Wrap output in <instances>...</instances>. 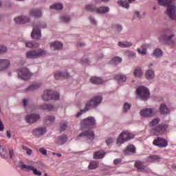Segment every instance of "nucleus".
<instances>
[{"mask_svg":"<svg viewBox=\"0 0 176 176\" xmlns=\"http://www.w3.org/2000/svg\"><path fill=\"white\" fill-rule=\"evenodd\" d=\"M160 159L162 158L159 155H151L147 157V162L149 163H157V162H160Z\"/></svg>","mask_w":176,"mask_h":176,"instance_id":"nucleus-25","label":"nucleus"},{"mask_svg":"<svg viewBox=\"0 0 176 176\" xmlns=\"http://www.w3.org/2000/svg\"><path fill=\"white\" fill-rule=\"evenodd\" d=\"M143 74L144 73L142 72V69H141V67H138L134 71V75L138 78H140V76H142Z\"/></svg>","mask_w":176,"mask_h":176,"instance_id":"nucleus-40","label":"nucleus"},{"mask_svg":"<svg viewBox=\"0 0 176 176\" xmlns=\"http://www.w3.org/2000/svg\"><path fill=\"white\" fill-rule=\"evenodd\" d=\"M60 20L63 23H69L71 21V18H69V16L65 15L60 17Z\"/></svg>","mask_w":176,"mask_h":176,"instance_id":"nucleus-48","label":"nucleus"},{"mask_svg":"<svg viewBox=\"0 0 176 176\" xmlns=\"http://www.w3.org/2000/svg\"><path fill=\"white\" fill-rule=\"evenodd\" d=\"M113 142V138H109L106 140L107 145H111Z\"/></svg>","mask_w":176,"mask_h":176,"instance_id":"nucleus-55","label":"nucleus"},{"mask_svg":"<svg viewBox=\"0 0 176 176\" xmlns=\"http://www.w3.org/2000/svg\"><path fill=\"white\" fill-rule=\"evenodd\" d=\"M136 93L138 96H139V97L141 98V100H143L144 101H146V100L149 98V90L145 87H140L138 88Z\"/></svg>","mask_w":176,"mask_h":176,"instance_id":"nucleus-8","label":"nucleus"},{"mask_svg":"<svg viewBox=\"0 0 176 176\" xmlns=\"http://www.w3.org/2000/svg\"><path fill=\"white\" fill-rule=\"evenodd\" d=\"M46 133V127H39L33 131V134L36 137H41Z\"/></svg>","mask_w":176,"mask_h":176,"instance_id":"nucleus-19","label":"nucleus"},{"mask_svg":"<svg viewBox=\"0 0 176 176\" xmlns=\"http://www.w3.org/2000/svg\"><path fill=\"white\" fill-rule=\"evenodd\" d=\"M41 109H43L44 111H48V112H50V111H57V108H56L53 104H44L41 105Z\"/></svg>","mask_w":176,"mask_h":176,"instance_id":"nucleus-26","label":"nucleus"},{"mask_svg":"<svg viewBox=\"0 0 176 176\" xmlns=\"http://www.w3.org/2000/svg\"><path fill=\"white\" fill-rule=\"evenodd\" d=\"M32 171H33V174H34V175H38V176L42 175V173L41 171L36 170V168H33Z\"/></svg>","mask_w":176,"mask_h":176,"instance_id":"nucleus-51","label":"nucleus"},{"mask_svg":"<svg viewBox=\"0 0 176 176\" xmlns=\"http://www.w3.org/2000/svg\"><path fill=\"white\" fill-rule=\"evenodd\" d=\"M23 106L25 107H27V104H28V100L27 99H23Z\"/></svg>","mask_w":176,"mask_h":176,"instance_id":"nucleus-60","label":"nucleus"},{"mask_svg":"<svg viewBox=\"0 0 176 176\" xmlns=\"http://www.w3.org/2000/svg\"><path fill=\"white\" fill-rule=\"evenodd\" d=\"M101 101H102V97L95 96L86 104L85 109L80 110V111L77 113L76 118H79V116L82 115V112H87V111L91 109V108H94V107H97V105H98Z\"/></svg>","mask_w":176,"mask_h":176,"instance_id":"nucleus-3","label":"nucleus"},{"mask_svg":"<svg viewBox=\"0 0 176 176\" xmlns=\"http://www.w3.org/2000/svg\"><path fill=\"white\" fill-rule=\"evenodd\" d=\"M113 163L115 165L120 164V163H122V160L121 159H116V160H114Z\"/></svg>","mask_w":176,"mask_h":176,"instance_id":"nucleus-56","label":"nucleus"},{"mask_svg":"<svg viewBox=\"0 0 176 176\" xmlns=\"http://www.w3.org/2000/svg\"><path fill=\"white\" fill-rule=\"evenodd\" d=\"M87 12H95L98 14L108 13L109 12V8L108 7H100L96 8L94 5H87L85 6Z\"/></svg>","mask_w":176,"mask_h":176,"instance_id":"nucleus-7","label":"nucleus"},{"mask_svg":"<svg viewBox=\"0 0 176 176\" xmlns=\"http://www.w3.org/2000/svg\"><path fill=\"white\" fill-rule=\"evenodd\" d=\"M43 56H46V50L43 49L30 50L26 52L27 58H39V57H43Z\"/></svg>","mask_w":176,"mask_h":176,"instance_id":"nucleus-5","label":"nucleus"},{"mask_svg":"<svg viewBox=\"0 0 176 176\" xmlns=\"http://www.w3.org/2000/svg\"><path fill=\"white\" fill-rule=\"evenodd\" d=\"M148 49V45L144 44L141 46L140 48L138 49V52L139 54H142V56H145L146 54V50Z\"/></svg>","mask_w":176,"mask_h":176,"instance_id":"nucleus-33","label":"nucleus"},{"mask_svg":"<svg viewBox=\"0 0 176 176\" xmlns=\"http://www.w3.org/2000/svg\"><path fill=\"white\" fill-rule=\"evenodd\" d=\"M145 76L146 79L151 80V79H153V78H155V72L151 69H148L146 72Z\"/></svg>","mask_w":176,"mask_h":176,"instance_id":"nucleus-35","label":"nucleus"},{"mask_svg":"<svg viewBox=\"0 0 176 176\" xmlns=\"http://www.w3.org/2000/svg\"><path fill=\"white\" fill-rule=\"evenodd\" d=\"M18 76L21 78L22 80H28V79H30V78L32 76V74L26 67H23L18 72Z\"/></svg>","mask_w":176,"mask_h":176,"instance_id":"nucleus-11","label":"nucleus"},{"mask_svg":"<svg viewBox=\"0 0 176 176\" xmlns=\"http://www.w3.org/2000/svg\"><path fill=\"white\" fill-rule=\"evenodd\" d=\"M118 46L120 47H130L131 46H133V43L129 41H120L118 43Z\"/></svg>","mask_w":176,"mask_h":176,"instance_id":"nucleus-37","label":"nucleus"},{"mask_svg":"<svg viewBox=\"0 0 176 176\" xmlns=\"http://www.w3.org/2000/svg\"><path fill=\"white\" fill-rule=\"evenodd\" d=\"M115 79L118 80V83H123V82H126L127 78L124 75H117Z\"/></svg>","mask_w":176,"mask_h":176,"instance_id":"nucleus-36","label":"nucleus"},{"mask_svg":"<svg viewBox=\"0 0 176 176\" xmlns=\"http://www.w3.org/2000/svg\"><path fill=\"white\" fill-rule=\"evenodd\" d=\"M134 1L135 0H125V1H118V3L119 6H122L125 9H129V8H130V3H131L132 2H134Z\"/></svg>","mask_w":176,"mask_h":176,"instance_id":"nucleus-24","label":"nucleus"},{"mask_svg":"<svg viewBox=\"0 0 176 176\" xmlns=\"http://www.w3.org/2000/svg\"><path fill=\"white\" fill-rule=\"evenodd\" d=\"M153 145L158 146V148H166L168 145V142L166 139L163 138L158 137L155 139L153 142Z\"/></svg>","mask_w":176,"mask_h":176,"instance_id":"nucleus-12","label":"nucleus"},{"mask_svg":"<svg viewBox=\"0 0 176 176\" xmlns=\"http://www.w3.org/2000/svg\"><path fill=\"white\" fill-rule=\"evenodd\" d=\"M41 87V84L39 82H34L30 86H29L26 89V91H34V90H36Z\"/></svg>","mask_w":176,"mask_h":176,"instance_id":"nucleus-31","label":"nucleus"},{"mask_svg":"<svg viewBox=\"0 0 176 176\" xmlns=\"http://www.w3.org/2000/svg\"><path fill=\"white\" fill-rule=\"evenodd\" d=\"M134 166L135 168H137V170L141 173H144V171L146 170V166L144 162L137 160L135 161Z\"/></svg>","mask_w":176,"mask_h":176,"instance_id":"nucleus-17","label":"nucleus"},{"mask_svg":"<svg viewBox=\"0 0 176 176\" xmlns=\"http://www.w3.org/2000/svg\"><path fill=\"white\" fill-rule=\"evenodd\" d=\"M5 129V126L3 125V123L1 120H0V131H3Z\"/></svg>","mask_w":176,"mask_h":176,"instance_id":"nucleus-58","label":"nucleus"},{"mask_svg":"<svg viewBox=\"0 0 176 176\" xmlns=\"http://www.w3.org/2000/svg\"><path fill=\"white\" fill-rule=\"evenodd\" d=\"M41 119L39 114L32 113L26 116L25 120L27 123H35V122H38V120Z\"/></svg>","mask_w":176,"mask_h":176,"instance_id":"nucleus-16","label":"nucleus"},{"mask_svg":"<svg viewBox=\"0 0 176 176\" xmlns=\"http://www.w3.org/2000/svg\"><path fill=\"white\" fill-rule=\"evenodd\" d=\"M157 112V109L155 108H146L140 111V115L141 116H144V118H152V116H155V115H156Z\"/></svg>","mask_w":176,"mask_h":176,"instance_id":"nucleus-10","label":"nucleus"},{"mask_svg":"<svg viewBox=\"0 0 176 176\" xmlns=\"http://www.w3.org/2000/svg\"><path fill=\"white\" fill-rule=\"evenodd\" d=\"M41 28L38 25H35L33 28V30L31 34L32 39H41L42 34H41Z\"/></svg>","mask_w":176,"mask_h":176,"instance_id":"nucleus-15","label":"nucleus"},{"mask_svg":"<svg viewBox=\"0 0 176 176\" xmlns=\"http://www.w3.org/2000/svg\"><path fill=\"white\" fill-rule=\"evenodd\" d=\"M135 16H136V17H140V12L138 11L135 12Z\"/></svg>","mask_w":176,"mask_h":176,"instance_id":"nucleus-64","label":"nucleus"},{"mask_svg":"<svg viewBox=\"0 0 176 176\" xmlns=\"http://www.w3.org/2000/svg\"><path fill=\"white\" fill-rule=\"evenodd\" d=\"M22 149L26 151V154L28 155V156H31V155H32V150L27 147L26 146L23 145Z\"/></svg>","mask_w":176,"mask_h":176,"instance_id":"nucleus-44","label":"nucleus"},{"mask_svg":"<svg viewBox=\"0 0 176 176\" xmlns=\"http://www.w3.org/2000/svg\"><path fill=\"white\" fill-rule=\"evenodd\" d=\"M159 5L161 6H165L166 9V14L170 17V19H176L175 13V6L173 5L172 0H157Z\"/></svg>","mask_w":176,"mask_h":176,"instance_id":"nucleus-2","label":"nucleus"},{"mask_svg":"<svg viewBox=\"0 0 176 176\" xmlns=\"http://www.w3.org/2000/svg\"><path fill=\"white\" fill-rule=\"evenodd\" d=\"M82 127H87L89 126H96V119L94 117H88L81 122Z\"/></svg>","mask_w":176,"mask_h":176,"instance_id":"nucleus-14","label":"nucleus"},{"mask_svg":"<svg viewBox=\"0 0 176 176\" xmlns=\"http://www.w3.org/2000/svg\"><path fill=\"white\" fill-rule=\"evenodd\" d=\"M21 169L32 171V170H34V166H30V165L22 164L21 165Z\"/></svg>","mask_w":176,"mask_h":176,"instance_id":"nucleus-47","label":"nucleus"},{"mask_svg":"<svg viewBox=\"0 0 176 176\" xmlns=\"http://www.w3.org/2000/svg\"><path fill=\"white\" fill-rule=\"evenodd\" d=\"M136 148L134 145L130 144L124 150V155H130L135 153Z\"/></svg>","mask_w":176,"mask_h":176,"instance_id":"nucleus-18","label":"nucleus"},{"mask_svg":"<svg viewBox=\"0 0 176 176\" xmlns=\"http://www.w3.org/2000/svg\"><path fill=\"white\" fill-rule=\"evenodd\" d=\"M42 98L44 101H49V100H58V98H60V94L52 90H46L43 94Z\"/></svg>","mask_w":176,"mask_h":176,"instance_id":"nucleus-6","label":"nucleus"},{"mask_svg":"<svg viewBox=\"0 0 176 176\" xmlns=\"http://www.w3.org/2000/svg\"><path fill=\"white\" fill-rule=\"evenodd\" d=\"M6 50L7 49L6 46L0 45V54H2V53H5Z\"/></svg>","mask_w":176,"mask_h":176,"instance_id":"nucleus-54","label":"nucleus"},{"mask_svg":"<svg viewBox=\"0 0 176 176\" xmlns=\"http://www.w3.org/2000/svg\"><path fill=\"white\" fill-rule=\"evenodd\" d=\"M15 23L16 24H24L28 21H30V19L28 17L23 16H17L14 19Z\"/></svg>","mask_w":176,"mask_h":176,"instance_id":"nucleus-23","label":"nucleus"},{"mask_svg":"<svg viewBox=\"0 0 176 176\" xmlns=\"http://www.w3.org/2000/svg\"><path fill=\"white\" fill-rule=\"evenodd\" d=\"M51 50H61L63 49V43L58 41H54L50 43Z\"/></svg>","mask_w":176,"mask_h":176,"instance_id":"nucleus-21","label":"nucleus"},{"mask_svg":"<svg viewBox=\"0 0 176 176\" xmlns=\"http://www.w3.org/2000/svg\"><path fill=\"white\" fill-rule=\"evenodd\" d=\"M89 20H90L91 23H92V24H94V25H96V24H97V22L96 21V19H94V17L90 16Z\"/></svg>","mask_w":176,"mask_h":176,"instance_id":"nucleus-57","label":"nucleus"},{"mask_svg":"<svg viewBox=\"0 0 176 176\" xmlns=\"http://www.w3.org/2000/svg\"><path fill=\"white\" fill-rule=\"evenodd\" d=\"M50 9H54L55 10H63V4L55 3L50 6Z\"/></svg>","mask_w":176,"mask_h":176,"instance_id":"nucleus-41","label":"nucleus"},{"mask_svg":"<svg viewBox=\"0 0 176 176\" xmlns=\"http://www.w3.org/2000/svg\"><path fill=\"white\" fill-rule=\"evenodd\" d=\"M111 64H120L122 63V58L120 57H114L110 61Z\"/></svg>","mask_w":176,"mask_h":176,"instance_id":"nucleus-43","label":"nucleus"},{"mask_svg":"<svg viewBox=\"0 0 176 176\" xmlns=\"http://www.w3.org/2000/svg\"><path fill=\"white\" fill-rule=\"evenodd\" d=\"M54 77L56 80H58V79H63V78H65V79H68L69 78V74L65 73V72H56L54 74Z\"/></svg>","mask_w":176,"mask_h":176,"instance_id":"nucleus-20","label":"nucleus"},{"mask_svg":"<svg viewBox=\"0 0 176 176\" xmlns=\"http://www.w3.org/2000/svg\"><path fill=\"white\" fill-rule=\"evenodd\" d=\"M68 141V137L67 135H63L62 136H59L56 138V142L58 144V145H63V144H65Z\"/></svg>","mask_w":176,"mask_h":176,"instance_id":"nucleus-27","label":"nucleus"},{"mask_svg":"<svg viewBox=\"0 0 176 176\" xmlns=\"http://www.w3.org/2000/svg\"><path fill=\"white\" fill-rule=\"evenodd\" d=\"M67 127H68V124L65 121H62L60 123V131H65L67 130Z\"/></svg>","mask_w":176,"mask_h":176,"instance_id":"nucleus-42","label":"nucleus"},{"mask_svg":"<svg viewBox=\"0 0 176 176\" xmlns=\"http://www.w3.org/2000/svg\"><path fill=\"white\" fill-rule=\"evenodd\" d=\"M173 38H174V34H171V30L165 29L162 34L160 36V42L162 43L168 44L172 42Z\"/></svg>","mask_w":176,"mask_h":176,"instance_id":"nucleus-4","label":"nucleus"},{"mask_svg":"<svg viewBox=\"0 0 176 176\" xmlns=\"http://www.w3.org/2000/svg\"><path fill=\"white\" fill-rule=\"evenodd\" d=\"M26 47H30V49L32 47L36 48L39 46V43H32V42H27L25 43Z\"/></svg>","mask_w":176,"mask_h":176,"instance_id":"nucleus-39","label":"nucleus"},{"mask_svg":"<svg viewBox=\"0 0 176 176\" xmlns=\"http://www.w3.org/2000/svg\"><path fill=\"white\" fill-rule=\"evenodd\" d=\"M82 64H89V59L86 58L82 60Z\"/></svg>","mask_w":176,"mask_h":176,"instance_id":"nucleus-62","label":"nucleus"},{"mask_svg":"<svg viewBox=\"0 0 176 176\" xmlns=\"http://www.w3.org/2000/svg\"><path fill=\"white\" fill-rule=\"evenodd\" d=\"M104 157L105 152H104L103 151H96L95 153H94V159H95V160L104 159Z\"/></svg>","mask_w":176,"mask_h":176,"instance_id":"nucleus-28","label":"nucleus"},{"mask_svg":"<svg viewBox=\"0 0 176 176\" xmlns=\"http://www.w3.org/2000/svg\"><path fill=\"white\" fill-rule=\"evenodd\" d=\"M130 108H131V104H129L127 102H125L124 104L123 111L124 112H127V111H129L130 109Z\"/></svg>","mask_w":176,"mask_h":176,"instance_id":"nucleus-50","label":"nucleus"},{"mask_svg":"<svg viewBox=\"0 0 176 176\" xmlns=\"http://www.w3.org/2000/svg\"><path fill=\"white\" fill-rule=\"evenodd\" d=\"M9 155H10V159H13V155H14V151H13V149L10 150Z\"/></svg>","mask_w":176,"mask_h":176,"instance_id":"nucleus-59","label":"nucleus"},{"mask_svg":"<svg viewBox=\"0 0 176 176\" xmlns=\"http://www.w3.org/2000/svg\"><path fill=\"white\" fill-rule=\"evenodd\" d=\"M30 16L32 17H42V12L40 10H32L30 12Z\"/></svg>","mask_w":176,"mask_h":176,"instance_id":"nucleus-30","label":"nucleus"},{"mask_svg":"<svg viewBox=\"0 0 176 176\" xmlns=\"http://www.w3.org/2000/svg\"><path fill=\"white\" fill-rule=\"evenodd\" d=\"M153 54L155 57H160V56H162V54H163V52L160 49H156L154 50Z\"/></svg>","mask_w":176,"mask_h":176,"instance_id":"nucleus-45","label":"nucleus"},{"mask_svg":"<svg viewBox=\"0 0 176 176\" xmlns=\"http://www.w3.org/2000/svg\"><path fill=\"white\" fill-rule=\"evenodd\" d=\"M159 123H160V118H154L150 122V126L153 127L151 130V133L153 134V135H163V134L166 133L167 127H168V126L166 124H159Z\"/></svg>","mask_w":176,"mask_h":176,"instance_id":"nucleus-1","label":"nucleus"},{"mask_svg":"<svg viewBox=\"0 0 176 176\" xmlns=\"http://www.w3.org/2000/svg\"><path fill=\"white\" fill-rule=\"evenodd\" d=\"M7 137H8V138H12V135L10 134V131H7Z\"/></svg>","mask_w":176,"mask_h":176,"instance_id":"nucleus-61","label":"nucleus"},{"mask_svg":"<svg viewBox=\"0 0 176 176\" xmlns=\"http://www.w3.org/2000/svg\"><path fill=\"white\" fill-rule=\"evenodd\" d=\"M113 29L116 32H120V31H122V25H120L115 24L113 25Z\"/></svg>","mask_w":176,"mask_h":176,"instance_id":"nucleus-49","label":"nucleus"},{"mask_svg":"<svg viewBox=\"0 0 176 176\" xmlns=\"http://www.w3.org/2000/svg\"><path fill=\"white\" fill-rule=\"evenodd\" d=\"M90 82L94 85H102V83H104V80H102L101 78L96 76L91 77L90 79Z\"/></svg>","mask_w":176,"mask_h":176,"instance_id":"nucleus-32","label":"nucleus"},{"mask_svg":"<svg viewBox=\"0 0 176 176\" xmlns=\"http://www.w3.org/2000/svg\"><path fill=\"white\" fill-rule=\"evenodd\" d=\"M98 167V162L97 161H92L89 163V168L90 170H96Z\"/></svg>","mask_w":176,"mask_h":176,"instance_id":"nucleus-38","label":"nucleus"},{"mask_svg":"<svg viewBox=\"0 0 176 176\" xmlns=\"http://www.w3.org/2000/svg\"><path fill=\"white\" fill-rule=\"evenodd\" d=\"M54 120H56V117H54V116H48L45 118V124H52V123H54Z\"/></svg>","mask_w":176,"mask_h":176,"instance_id":"nucleus-34","label":"nucleus"},{"mask_svg":"<svg viewBox=\"0 0 176 176\" xmlns=\"http://www.w3.org/2000/svg\"><path fill=\"white\" fill-rule=\"evenodd\" d=\"M170 109L167 107L165 104H162L160 107V113L161 115H166V113H169Z\"/></svg>","mask_w":176,"mask_h":176,"instance_id":"nucleus-29","label":"nucleus"},{"mask_svg":"<svg viewBox=\"0 0 176 176\" xmlns=\"http://www.w3.org/2000/svg\"><path fill=\"white\" fill-rule=\"evenodd\" d=\"M8 153L6 148L3 146L0 145V155L2 157H5V155Z\"/></svg>","mask_w":176,"mask_h":176,"instance_id":"nucleus-46","label":"nucleus"},{"mask_svg":"<svg viewBox=\"0 0 176 176\" xmlns=\"http://www.w3.org/2000/svg\"><path fill=\"white\" fill-rule=\"evenodd\" d=\"M40 28H46V23H43L40 25Z\"/></svg>","mask_w":176,"mask_h":176,"instance_id":"nucleus-63","label":"nucleus"},{"mask_svg":"<svg viewBox=\"0 0 176 176\" xmlns=\"http://www.w3.org/2000/svg\"><path fill=\"white\" fill-rule=\"evenodd\" d=\"M82 137H86L89 140H94V132L93 131H85L82 132L77 136L76 140H80Z\"/></svg>","mask_w":176,"mask_h":176,"instance_id":"nucleus-13","label":"nucleus"},{"mask_svg":"<svg viewBox=\"0 0 176 176\" xmlns=\"http://www.w3.org/2000/svg\"><path fill=\"white\" fill-rule=\"evenodd\" d=\"M133 138V135L129 131H123L121 133L118 138V144H124V142L129 141Z\"/></svg>","mask_w":176,"mask_h":176,"instance_id":"nucleus-9","label":"nucleus"},{"mask_svg":"<svg viewBox=\"0 0 176 176\" xmlns=\"http://www.w3.org/2000/svg\"><path fill=\"white\" fill-rule=\"evenodd\" d=\"M128 57L129 58H135V53L134 52H129Z\"/></svg>","mask_w":176,"mask_h":176,"instance_id":"nucleus-53","label":"nucleus"},{"mask_svg":"<svg viewBox=\"0 0 176 176\" xmlns=\"http://www.w3.org/2000/svg\"><path fill=\"white\" fill-rule=\"evenodd\" d=\"M10 65V61L8 59H0V71L6 69Z\"/></svg>","mask_w":176,"mask_h":176,"instance_id":"nucleus-22","label":"nucleus"},{"mask_svg":"<svg viewBox=\"0 0 176 176\" xmlns=\"http://www.w3.org/2000/svg\"><path fill=\"white\" fill-rule=\"evenodd\" d=\"M39 152L41 153V155H44L45 156L47 155V151L43 148H39Z\"/></svg>","mask_w":176,"mask_h":176,"instance_id":"nucleus-52","label":"nucleus"}]
</instances>
